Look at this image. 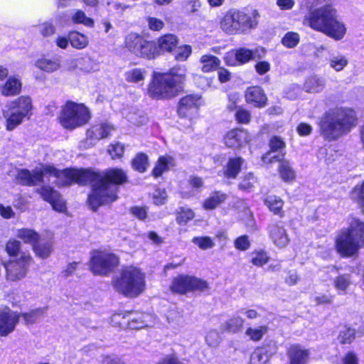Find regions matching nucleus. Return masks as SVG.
Returning a JSON list of instances; mask_svg holds the SVG:
<instances>
[{
  "instance_id": "obj_30",
  "label": "nucleus",
  "mask_w": 364,
  "mask_h": 364,
  "mask_svg": "<svg viewBox=\"0 0 364 364\" xmlns=\"http://www.w3.org/2000/svg\"><path fill=\"white\" fill-rule=\"evenodd\" d=\"M200 63L203 65L201 70L209 73L219 68L220 60L215 55L205 54L200 57Z\"/></svg>"
},
{
  "instance_id": "obj_5",
  "label": "nucleus",
  "mask_w": 364,
  "mask_h": 364,
  "mask_svg": "<svg viewBox=\"0 0 364 364\" xmlns=\"http://www.w3.org/2000/svg\"><path fill=\"white\" fill-rule=\"evenodd\" d=\"M364 247V223L353 219L348 228L342 230L337 235L336 248L343 257L356 255Z\"/></svg>"
},
{
  "instance_id": "obj_38",
  "label": "nucleus",
  "mask_w": 364,
  "mask_h": 364,
  "mask_svg": "<svg viewBox=\"0 0 364 364\" xmlns=\"http://www.w3.org/2000/svg\"><path fill=\"white\" fill-rule=\"evenodd\" d=\"M243 323L244 319L242 318L239 316L233 317L221 325L220 330L235 333L242 329Z\"/></svg>"
},
{
  "instance_id": "obj_8",
  "label": "nucleus",
  "mask_w": 364,
  "mask_h": 364,
  "mask_svg": "<svg viewBox=\"0 0 364 364\" xmlns=\"http://www.w3.org/2000/svg\"><path fill=\"white\" fill-rule=\"evenodd\" d=\"M51 170L55 173L56 183L58 186H69L74 183L80 185L92 183V192L95 185L100 183V173L90 169Z\"/></svg>"
},
{
  "instance_id": "obj_20",
  "label": "nucleus",
  "mask_w": 364,
  "mask_h": 364,
  "mask_svg": "<svg viewBox=\"0 0 364 364\" xmlns=\"http://www.w3.org/2000/svg\"><path fill=\"white\" fill-rule=\"evenodd\" d=\"M274 343H269L257 348L250 357L249 364H266L269 358L276 353Z\"/></svg>"
},
{
  "instance_id": "obj_46",
  "label": "nucleus",
  "mask_w": 364,
  "mask_h": 364,
  "mask_svg": "<svg viewBox=\"0 0 364 364\" xmlns=\"http://www.w3.org/2000/svg\"><path fill=\"white\" fill-rule=\"evenodd\" d=\"M231 54L235 58V60L238 61L240 64H244L252 60V53L251 50L246 48H240L231 53H228V55Z\"/></svg>"
},
{
  "instance_id": "obj_25",
  "label": "nucleus",
  "mask_w": 364,
  "mask_h": 364,
  "mask_svg": "<svg viewBox=\"0 0 364 364\" xmlns=\"http://www.w3.org/2000/svg\"><path fill=\"white\" fill-rule=\"evenodd\" d=\"M114 127L107 123L96 124L87 132V137L90 139L100 140L109 136Z\"/></svg>"
},
{
  "instance_id": "obj_54",
  "label": "nucleus",
  "mask_w": 364,
  "mask_h": 364,
  "mask_svg": "<svg viewBox=\"0 0 364 364\" xmlns=\"http://www.w3.org/2000/svg\"><path fill=\"white\" fill-rule=\"evenodd\" d=\"M192 48L191 46L183 45L175 48V59L178 61L186 60L191 54Z\"/></svg>"
},
{
  "instance_id": "obj_11",
  "label": "nucleus",
  "mask_w": 364,
  "mask_h": 364,
  "mask_svg": "<svg viewBox=\"0 0 364 364\" xmlns=\"http://www.w3.org/2000/svg\"><path fill=\"white\" fill-rule=\"evenodd\" d=\"M119 264V258L111 252L94 251L90 261V269L95 275H107Z\"/></svg>"
},
{
  "instance_id": "obj_57",
  "label": "nucleus",
  "mask_w": 364,
  "mask_h": 364,
  "mask_svg": "<svg viewBox=\"0 0 364 364\" xmlns=\"http://www.w3.org/2000/svg\"><path fill=\"white\" fill-rule=\"evenodd\" d=\"M355 331L350 328H346L343 329L340 335L339 340L343 344L350 343L355 338Z\"/></svg>"
},
{
  "instance_id": "obj_59",
  "label": "nucleus",
  "mask_w": 364,
  "mask_h": 364,
  "mask_svg": "<svg viewBox=\"0 0 364 364\" xmlns=\"http://www.w3.org/2000/svg\"><path fill=\"white\" fill-rule=\"evenodd\" d=\"M268 261L269 257L264 251H258L255 252L251 259L252 263L258 267L265 264Z\"/></svg>"
},
{
  "instance_id": "obj_18",
  "label": "nucleus",
  "mask_w": 364,
  "mask_h": 364,
  "mask_svg": "<svg viewBox=\"0 0 364 364\" xmlns=\"http://www.w3.org/2000/svg\"><path fill=\"white\" fill-rule=\"evenodd\" d=\"M270 150L263 156L262 160L264 163H273L276 161H281L284 159L286 145L282 139L279 136H272L269 140Z\"/></svg>"
},
{
  "instance_id": "obj_55",
  "label": "nucleus",
  "mask_w": 364,
  "mask_h": 364,
  "mask_svg": "<svg viewBox=\"0 0 364 364\" xmlns=\"http://www.w3.org/2000/svg\"><path fill=\"white\" fill-rule=\"evenodd\" d=\"M194 217V213L192 210L181 207L180 211L178 213L177 222L179 224H186L189 220H192Z\"/></svg>"
},
{
  "instance_id": "obj_23",
  "label": "nucleus",
  "mask_w": 364,
  "mask_h": 364,
  "mask_svg": "<svg viewBox=\"0 0 364 364\" xmlns=\"http://www.w3.org/2000/svg\"><path fill=\"white\" fill-rule=\"evenodd\" d=\"M127 328L130 329H140L149 326L151 315L146 313L127 311Z\"/></svg>"
},
{
  "instance_id": "obj_3",
  "label": "nucleus",
  "mask_w": 364,
  "mask_h": 364,
  "mask_svg": "<svg viewBox=\"0 0 364 364\" xmlns=\"http://www.w3.org/2000/svg\"><path fill=\"white\" fill-rule=\"evenodd\" d=\"M304 23L336 41L342 39L346 32L344 23L338 20L336 10L331 5L311 11L305 16Z\"/></svg>"
},
{
  "instance_id": "obj_36",
  "label": "nucleus",
  "mask_w": 364,
  "mask_h": 364,
  "mask_svg": "<svg viewBox=\"0 0 364 364\" xmlns=\"http://www.w3.org/2000/svg\"><path fill=\"white\" fill-rule=\"evenodd\" d=\"M68 36L70 45L76 49H82L88 44L87 37L78 31H70Z\"/></svg>"
},
{
  "instance_id": "obj_37",
  "label": "nucleus",
  "mask_w": 364,
  "mask_h": 364,
  "mask_svg": "<svg viewBox=\"0 0 364 364\" xmlns=\"http://www.w3.org/2000/svg\"><path fill=\"white\" fill-rule=\"evenodd\" d=\"M351 284L352 279L350 274H340L333 280V286L339 294H345Z\"/></svg>"
},
{
  "instance_id": "obj_39",
  "label": "nucleus",
  "mask_w": 364,
  "mask_h": 364,
  "mask_svg": "<svg viewBox=\"0 0 364 364\" xmlns=\"http://www.w3.org/2000/svg\"><path fill=\"white\" fill-rule=\"evenodd\" d=\"M35 65L40 70L47 73L56 71L60 68V64L58 60L48 58L37 60L35 63Z\"/></svg>"
},
{
  "instance_id": "obj_60",
  "label": "nucleus",
  "mask_w": 364,
  "mask_h": 364,
  "mask_svg": "<svg viewBox=\"0 0 364 364\" xmlns=\"http://www.w3.org/2000/svg\"><path fill=\"white\" fill-rule=\"evenodd\" d=\"M124 146L118 142L111 144L108 149V152L112 159L121 158L124 154Z\"/></svg>"
},
{
  "instance_id": "obj_61",
  "label": "nucleus",
  "mask_w": 364,
  "mask_h": 364,
  "mask_svg": "<svg viewBox=\"0 0 364 364\" xmlns=\"http://www.w3.org/2000/svg\"><path fill=\"white\" fill-rule=\"evenodd\" d=\"M193 242L203 250L209 249L214 246L213 242L208 237H194Z\"/></svg>"
},
{
  "instance_id": "obj_14",
  "label": "nucleus",
  "mask_w": 364,
  "mask_h": 364,
  "mask_svg": "<svg viewBox=\"0 0 364 364\" xmlns=\"http://www.w3.org/2000/svg\"><path fill=\"white\" fill-rule=\"evenodd\" d=\"M51 169H56L53 166H45L42 168H36L32 171L28 169H19L16 179L18 183L26 186H36L43 181V176L46 174L55 177V171Z\"/></svg>"
},
{
  "instance_id": "obj_47",
  "label": "nucleus",
  "mask_w": 364,
  "mask_h": 364,
  "mask_svg": "<svg viewBox=\"0 0 364 364\" xmlns=\"http://www.w3.org/2000/svg\"><path fill=\"white\" fill-rule=\"evenodd\" d=\"M146 71L141 68H133L127 70L124 75L126 80L130 82H139L144 80Z\"/></svg>"
},
{
  "instance_id": "obj_26",
  "label": "nucleus",
  "mask_w": 364,
  "mask_h": 364,
  "mask_svg": "<svg viewBox=\"0 0 364 364\" xmlns=\"http://www.w3.org/2000/svg\"><path fill=\"white\" fill-rule=\"evenodd\" d=\"M175 166V159L170 156H160L156 164L152 170V175L155 178L161 176L165 171H168L171 167Z\"/></svg>"
},
{
  "instance_id": "obj_29",
  "label": "nucleus",
  "mask_w": 364,
  "mask_h": 364,
  "mask_svg": "<svg viewBox=\"0 0 364 364\" xmlns=\"http://www.w3.org/2000/svg\"><path fill=\"white\" fill-rule=\"evenodd\" d=\"M33 250L37 257L41 259L48 258L53 251V242L50 240H38L33 245Z\"/></svg>"
},
{
  "instance_id": "obj_44",
  "label": "nucleus",
  "mask_w": 364,
  "mask_h": 364,
  "mask_svg": "<svg viewBox=\"0 0 364 364\" xmlns=\"http://www.w3.org/2000/svg\"><path fill=\"white\" fill-rule=\"evenodd\" d=\"M350 197L364 212V181L354 187L351 191Z\"/></svg>"
},
{
  "instance_id": "obj_41",
  "label": "nucleus",
  "mask_w": 364,
  "mask_h": 364,
  "mask_svg": "<svg viewBox=\"0 0 364 364\" xmlns=\"http://www.w3.org/2000/svg\"><path fill=\"white\" fill-rule=\"evenodd\" d=\"M17 237L25 243L35 245L39 240V235L32 229L22 228L18 230Z\"/></svg>"
},
{
  "instance_id": "obj_1",
  "label": "nucleus",
  "mask_w": 364,
  "mask_h": 364,
  "mask_svg": "<svg viewBox=\"0 0 364 364\" xmlns=\"http://www.w3.org/2000/svg\"><path fill=\"white\" fill-rule=\"evenodd\" d=\"M357 117L353 109L336 106L325 111L318 123L320 135L328 141H336L355 127Z\"/></svg>"
},
{
  "instance_id": "obj_53",
  "label": "nucleus",
  "mask_w": 364,
  "mask_h": 364,
  "mask_svg": "<svg viewBox=\"0 0 364 364\" xmlns=\"http://www.w3.org/2000/svg\"><path fill=\"white\" fill-rule=\"evenodd\" d=\"M127 312H122L114 314L110 318V323L113 326L124 328L127 327Z\"/></svg>"
},
{
  "instance_id": "obj_40",
  "label": "nucleus",
  "mask_w": 364,
  "mask_h": 364,
  "mask_svg": "<svg viewBox=\"0 0 364 364\" xmlns=\"http://www.w3.org/2000/svg\"><path fill=\"white\" fill-rule=\"evenodd\" d=\"M226 198V194L216 191L204 201L203 208L206 210H213L224 202Z\"/></svg>"
},
{
  "instance_id": "obj_34",
  "label": "nucleus",
  "mask_w": 364,
  "mask_h": 364,
  "mask_svg": "<svg viewBox=\"0 0 364 364\" xmlns=\"http://www.w3.org/2000/svg\"><path fill=\"white\" fill-rule=\"evenodd\" d=\"M279 161L280 162L279 171L281 178L286 182L294 181L296 177V173L290 165L289 161L284 160V159Z\"/></svg>"
},
{
  "instance_id": "obj_6",
  "label": "nucleus",
  "mask_w": 364,
  "mask_h": 364,
  "mask_svg": "<svg viewBox=\"0 0 364 364\" xmlns=\"http://www.w3.org/2000/svg\"><path fill=\"white\" fill-rule=\"evenodd\" d=\"M114 289L129 297L139 296L144 289L145 277L137 268L127 267L122 271L119 278L114 281Z\"/></svg>"
},
{
  "instance_id": "obj_35",
  "label": "nucleus",
  "mask_w": 364,
  "mask_h": 364,
  "mask_svg": "<svg viewBox=\"0 0 364 364\" xmlns=\"http://www.w3.org/2000/svg\"><path fill=\"white\" fill-rule=\"evenodd\" d=\"M264 204L274 214L279 215L280 217L283 216L282 207L284 202L280 198L275 196H269L264 200Z\"/></svg>"
},
{
  "instance_id": "obj_16",
  "label": "nucleus",
  "mask_w": 364,
  "mask_h": 364,
  "mask_svg": "<svg viewBox=\"0 0 364 364\" xmlns=\"http://www.w3.org/2000/svg\"><path fill=\"white\" fill-rule=\"evenodd\" d=\"M200 106V97L188 95L182 97L178 106V114L181 117H191Z\"/></svg>"
},
{
  "instance_id": "obj_43",
  "label": "nucleus",
  "mask_w": 364,
  "mask_h": 364,
  "mask_svg": "<svg viewBox=\"0 0 364 364\" xmlns=\"http://www.w3.org/2000/svg\"><path fill=\"white\" fill-rule=\"evenodd\" d=\"M143 36L135 33H131L125 38V47L129 51L134 54L135 52H137L136 50Z\"/></svg>"
},
{
  "instance_id": "obj_51",
  "label": "nucleus",
  "mask_w": 364,
  "mask_h": 364,
  "mask_svg": "<svg viewBox=\"0 0 364 364\" xmlns=\"http://www.w3.org/2000/svg\"><path fill=\"white\" fill-rule=\"evenodd\" d=\"M45 311L43 309H36L28 313L21 314L26 324L34 323L43 315Z\"/></svg>"
},
{
  "instance_id": "obj_19",
  "label": "nucleus",
  "mask_w": 364,
  "mask_h": 364,
  "mask_svg": "<svg viewBox=\"0 0 364 364\" xmlns=\"http://www.w3.org/2000/svg\"><path fill=\"white\" fill-rule=\"evenodd\" d=\"M43 200L49 202L53 208L58 212H64L66 210V204L61 196L50 186H43L38 190Z\"/></svg>"
},
{
  "instance_id": "obj_24",
  "label": "nucleus",
  "mask_w": 364,
  "mask_h": 364,
  "mask_svg": "<svg viewBox=\"0 0 364 364\" xmlns=\"http://www.w3.org/2000/svg\"><path fill=\"white\" fill-rule=\"evenodd\" d=\"M287 355L289 358L290 364H307L309 352L306 349L302 348L300 346H291Z\"/></svg>"
},
{
  "instance_id": "obj_45",
  "label": "nucleus",
  "mask_w": 364,
  "mask_h": 364,
  "mask_svg": "<svg viewBox=\"0 0 364 364\" xmlns=\"http://www.w3.org/2000/svg\"><path fill=\"white\" fill-rule=\"evenodd\" d=\"M268 331L267 326H259L258 328H247L245 331V335L250 338V340L257 342L262 339L264 335Z\"/></svg>"
},
{
  "instance_id": "obj_33",
  "label": "nucleus",
  "mask_w": 364,
  "mask_h": 364,
  "mask_svg": "<svg viewBox=\"0 0 364 364\" xmlns=\"http://www.w3.org/2000/svg\"><path fill=\"white\" fill-rule=\"evenodd\" d=\"M328 63L331 68L337 72H340L348 65V60L343 54L338 53H332L329 57Z\"/></svg>"
},
{
  "instance_id": "obj_9",
  "label": "nucleus",
  "mask_w": 364,
  "mask_h": 364,
  "mask_svg": "<svg viewBox=\"0 0 364 364\" xmlns=\"http://www.w3.org/2000/svg\"><path fill=\"white\" fill-rule=\"evenodd\" d=\"M32 109L31 99L29 97L21 96L12 101L8 107V110L4 113L6 118V128L8 131L14 130L20 125L23 119L29 117Z\"/></svg>"
},
{
  "instance_id": "obj_22",
  "label": "nucleus",
  "mask_w": 364,
  "mask_h": 364,
  "mask_svg": "<svg viewBox=\"0 0 364 364\" xmlns=\"http://www.w3.org/2000/svg\"><path fill=\"white\" fill-rule=\"evenodd\" d=\"M224 141L227 146L238 149L247 141V133L242 129H232L226 134Z\"/></svg>"
},
{
  "instance_id": "obj_31",
  "label": "nucleus",
  "mask_w": 364,
  "mask_h": 364,
  "mask_svg": "<svg viewBox=\"0 0 364 364\" xmlns=\"http://www.w3.org/2000/svg\"><path fill=\"white\" fill-rule=\"evenodd\" d=\"M243 159L241 157L230 159L224 172L228 178H235L241 170Z\"/></svg>"
},
{
  "instance_id": "obj_13",
  "label": "nucleus",
  "mask_w": 364,
  "mask_h": 364,
  "mask_svg": "<svg viewBox=\"0 0 364 364\" xmlns=\"http://www.w3.org/2000/svg\"><path fill=\"white\" fill-rule=\"evenodd\" d=\"M208 289V284L206 281L185 274L174 277L170 285L171 291L181 294L195 291H203Z\"/></svg>"
},
{
  "instance_id": "obj_63",
  "label": "nucleus",
  "mask_w": 364,
  "mask_h": 364,
  "mask_svg": "<svg viewBox=\"0 0 364 364\" xmlns=\"http://www.w3.org/2000/svg\"><path fill=\"white\" fill-rule=\"evenodd\" d=\"M250 246V242L247 235L240 236L235 240V247L237 250L245 251L249 249Z\"/></svg>"
},
{
  "instance_id": "obj_27",
  "label": "nucleus",
  "mask_w": 364,
  "mask_h": 364,
  "mask_svg": "<svg viewBox=\"0 0 364 364\" xmlns=\"http://www.w3.org/2000/svg\"><path fill=\"white\" fill-rule=\"evenodd\" d=\"M21 90V82L15 77H9L1 89L4 96H14L18 95Z\"/></svg>"
},
{
  "instance_id": "obj_58",
  "label": "nucleus",
  "mask_w": 364,
  "mask_h": 364,
  "mask_svg": "<svg viewBox=\"0 0 364 364\" xmlns=\"http://www.w3.org/2000/svg\"><path fill=\"white\" fill-rule=\"evenodd\" d=\"M21 244L19 241L16 240H10L6 245V252L9 256H17L20 251Z\"/></svg>"
},
{
  "instance_id": "obj_62",
  "label": "nucleus",
  "mask_w": 364,
  "mask_h": 364,
  "mask_svg": "<svg viewBox=\"0 0 364 364\" xmlns=\"http://www.w3.org/2000/svg\"><path fill=\"white\" fill-rule=\"evenodd\" d=\"M251 115L250 112L240 108L235 113V119L238 123L247 124L250 122Z\"/></svg>"
},
{
  "instance_id": "obj_10",
  "label": "nucleus",
  "mask_w": 364,
  "mask_h": 364,
  "mask_svg": "<svg viewBox=\"0 0 364 364\" xmlns=\"http://www.w3.org/2000/svg\"><path fill=\"white\" fill-rule=\"evenodd\" d=\"M90 117L89 109L84 105L68 102L62 110L60 122L65 129H73L87 124Z\"/></svg>"
},
{
  "instance_id": "obj_32",
  "label": "nucleus",
  "mask_w": 364,
  "mask_h": 364,
  "mask_svg": "<svg viewBox=\"0 0 364 364\" xmlns=\"http://www.w3.org/2000/svg\"><path fill=\"white\" fill-rule=\"evenodd\" d=\"M178 43V39L173 34H166L158 40L159 48L162 51L172 52Z\"/></svg>"
},
{
  "instance_id": "obj_56",
  "label": "nucleus",
  "mask_w": 364,
  "mask_h": 364,
  "mask_svg": "<svg viewBox=\"0 0 364 364\" xmlns=\"http://www.w3.org/2000/svg\"><path fill=\"white\" fill-rule=\"evenodd\" d=\"M220 341L221 338L220 334L215 330L208 331L205 336V342L210 347H217L220 343Z\"/></svg>"
},
{
  "instance_id": "obj_17",
  "label": "nucleus",
  "mask_w": 364,
  "mask_h": 364,
  "mask_svg": "<svg viewBox=\"0 0 364 364\" xmlns=\"http://www.w3.org/2000/svg\"><path fill=\"white\" fill-rule=\"evenodd\" d=\"M267 232L270 240L279 248L285 247L289 242L287 231L282 223L269 224Z\"/></svg>"
},
{
  "instance_id": "obj_2",
  "label": "nucleus",
  "mask_w": 364,
  "mask_h": 364,
  "mask_svg": "<svg viewBox=\"0 0 364 364\" xmlns=\"http://www.w3.org/2000/svg\"><path fill=\"white\" fill-rule=\"evenodd\" d=\"M127 181V174L122 168H108L100 173V183L95 185L88 197V203L92 210L96 211L100 206L115 201L118 198V186Z\"/></svg>"
},
{
  "instance_id": "obj_64",
  "label": "nucleus",
  "mask_w": 364,
  "mask_h": 364,
  "mask_svg": "<svg viewBox=\"0 0 364 364\" xmlns=\"http://www.w3.org/2000/svg\"><path fill=\"white\" fill-rule=\"evenodd\" d=\"M39 30L41 35L44 37L52 36L55 32V26L48 22H44L39 26Z\"/></svg>"
},
{
  "instance_id": "obj_12",
  "label": "nucleus",
  "mask_w": 364,
  "mask_h": 364,
  "mask_svg": "<svg viewBox=\"0 0 364 364\" xmlns=\"http://www.w3.org/2000/svg\"><path fill=\"white\" fill-rule=\"evenodd\" d=\"M33 259L29 253L21 252L18 258L10 259L4 264L6 278L9 281L18 282L26 277Z\"/></svg>"
},
{
  "instance_id": "obj_50",
  "label": "nucleus",
  "mask_w": 364,
  "mask_h": 364,
  "mask_svg": "<svg viewBox=\"0 0 364 364\" xmlns=\"http://www.w3.org/2000/svg\"><path fill=\"white\" fill-rule=\"evenodd\" d=\"M299 35L295 32H287L282 40V44L289 48L296 47L299 43Z\"/></svg>"
},
{
  "instance_id": "obj_15",
  "label": "nucleus",
  "mask_w": 364,
  "mask_h": 364,
  "mask_svg": "<svg viewBox=\"0 0 364 364\" xmlns=\"http://www.w3.org/2000/svg\"><path fill=\"white\" fill-rule=\"evenodd\" d=\"M20 315L9 308H0V336H6L11 333L18 323Z\"/></svg>"
},
{
  "instance_id": "obj_28",
  "label": "nucleus",
  "mask_w": 364,
  "mask_h": 364,
  "mask_svg": "<svg viewBox=\"0 0 364 364\" xmlns=\"http://www.w3.org/2000/svg\"><path fill=\"white\" fill-rule=\"evenodd\" d=\"M326 85L325 80L317 75H313L306 79L304 89L308 92H321Z\"/></svg>"
},
{
  "instance_id": "obj_48",
  "label": "nucleus",
  "mask_w": 364,
  "mask_h": 364,
  "mask_svg": "<svg viewBox=\"0 0 364 364\" xmlns=\"http://www.w3.org/2000/svg\"><path fill=\"white\" fill-rule=\"evenodd\" d=\"M71 19L75 23H82L90 28L94 26V20L87 17L85 13L81 10H76L73 14Z\"/></svg>"
},
{
  "instance_id": "obj_4",
  "label": "nucleus",
  "mask_w": 364,
  "mask_h": 364,
  "mask_svg": "<svg viewBox=\"0 0 364 364\" xmlns=\"http://www.w3.org/2000/svg\"><path fill=\"white\" fill-rule=\"evenodd\" d=\"M260 15L257 9H230L220 22V28L228 34L243 33L255 28Z\"/></svg>"
},
{
  "instance_id": "obj_42",
  "label": "nucleus",
  "mask_w": 364,
  "mask_h": 364,
  "mask_svg": "<svg viewBox=\"0 0 364 364\" xmlns=\"http://www.w3.org/2000/svg\"><path fill=\"white\" fill-rule=\"evenodd\" d=\"M132 168L139 172L144 173L149 166V158L146 154L139 153L132 161Z\"/></svg>"
},
{
  "instance_id": "obj_7",
  "label": "nucleus",
  "mask_w": 364,
  "mask_h": 364,
  "mask_svg": "<svg viewBox=\"0 0 364 364\" xmlns=\"http://www.w3.org/2000/svg\"><path fill=\"white\" fill-rule=\"evenodd\" d=\"M179 89L178 77L168 73H154L148 92L153 98L168 99L176 96Z\"/></svg>"
},
{
  "instance_id": "obj_52",
  "label": "nucleus",
  "mask_w": 364,
  "mask_h": 364,
  "mask_svg": "<svg viewBox=\"0 0 364 364\" xmlns=\"http://www.w3.org/2000/svg\"><path fill=\"white\" fill-rule=\"evenodd\" d=\"M256 182L257 179L255 176L252 173H248L244 176L238 187L240 190L250 191Z\"/></svg>"
},
{
  "instance_id": "obj_21",
  "label": "nucleus",
  "mask_w": 364,
  "mask_h": 364,
  "mask_svg": "<svg viewBox=\"0 0 364 364\" xmlns=\"http://www.w3.org/2000/svg\"><path fill=\"white\" fill-rule=\"evenodd\" d=\"M245 99L248 104H252L257 107H264L267 101L264 90L259 86L248 87L245 91Z\"/></svg>"
},
{
  "instance_id": "obj_49",
  "label": "nucleus",
  "mask_w": 364,
  "mask_h": 364,
  "mask_svg": "<svg viewBox=\"0 0 364 364\" xmlns=\"http://www.w3.org/2000/svg\"><path fill=\"white\" fill-rule=\"evenodd\" d=\"M158 55V48L154 41H147L143 47L141 54L139 57L146 58H154Z\"/></svg>"
}]
</instances>
